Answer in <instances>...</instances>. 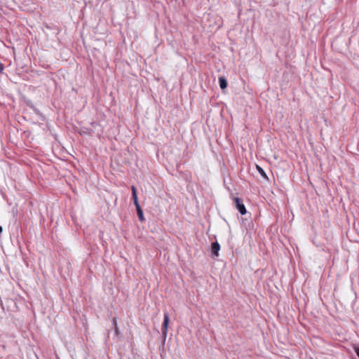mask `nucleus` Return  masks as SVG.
Listing matches in <instances>:
<instances>
[{"instance_id":"1a4fd4ad","label":"nucleus","mask_w":359,"mask_h":359,"mask_svg":"<svg viewBox=\"0 0 359 359\" xmlns=\"http://www.w3.org/2000/svg\"><path fill=\"white\" fill-rule=\"evenodd\" d=\"M354 350H355V352L357 356L359 358V347L358 346H355L354 348Z\"/></svg>"},{"instance_id":"f03ea898","label":"nucleus","mask_w":359,"mask_h":359,"mask_svg":"<svg viewBox=\"0 0 359 359\" xmlns=\"http://www.w3.org/2000/svg\"><path fill=\"white\" fill-rule=\"evenodd\" d=\"M234 203H235V205H236V208H237V210H238V212L242 215H245L246 212H247V210H246V208L243 204V200L238 197H235L234 199Z\"/></svg>"},{"instance_id":"0eeeda50","label":"nucleus","mask_w":359,"mask_h":359,"mask_svg":"<svg viewBox=\"0 0 359 359\" xmlns=\"http://www.w3.org/2000/svg\"><path fill=\"white\" fill-rule=\"evenodd\" d=\"M114 332H115L116 336H117V337L120 336L121 333H120V331H119V329H118V326H116L114 327Z\"/></svg>"},{"instance_id":"9d476101","label":"nucleus","mask_w":359,"mask_h":359,"mask_svg":"<svg viewBox=\"0 0 359 359\" xmlns=\"http://www.w3.org/2000/svg\"><path fill=\"white\" fill-rule=\"evenodd\" d=\"M4 69V65L0 62V72H1Z\"/></svg>"},{"instance_id":"423d86ee","label":"nucleus","mask_w":359,"mask_h":359,"mask_svg":"<svg viewBox=\"0 0 359 359\" xmlns=\"http://www.w3.org/2000/svg\"><path fill=\"white\" fill-rule=\"evenodd\" d=\"M256 168H257V171L259 172V173L264 178V179H266V180H269L266 172H264V170L258 165H256Z\"/></svg>"},{"instance_id":"20e7f679","label":"nucleus","mask_w":359,"mask_h":359,"mask_svg":"<svg viewBox=\"0 0 359 359\" xmlns=\"http://www.w3.org/2000/svg\"><path fill=\"white\" fill-rule=\"evenodd\" d=\"M220 250V245L217 241L213 242L211 244V253L213 257H218L219 251Z\"/></svg>"},{"instance_id":"7ed1b4c3","label":"nucleus","mask_w":359,"mask_h":359,"mask_svg":"<svg viewBox=\"0 0 359 359\" xmlns=\"http://www.w3.org/2000/svg\"><path fill=\"white\" fill-rule=\"evenodd\" d=\"M169 321H170V318H169L168 313H164L163 323L162 327H161V332H162V334H163L164 339H165L166 336H167L168 326L169 324Z\"/></svg>"},{"instance_id":"39448f33","label":"nucleus","mask_w":359,"mask_h":359,"mask_svg":"<svg viewBox=\"0 0 359 359\" xmlns=\"http://www.w3.org/2000/svg\"><path fill=\"white\" fill-rule=\"evenodd\" d=\"M219 87L221 89L224 90L226 88L228 83H227V81L225 79V77L220 76L219 78Z\"/></svg>"},{"instance_id":"f257e3e1","label":"nucleus","mask_w":359,"mask_h":359,"mask_svg":"<svg viewBox=\"0 0 359 359\" xmlns=\"http://www.w3.org/2000/svg\"><path fill=\"white\" fill-rule=\"evenodd\" d=\"M131 191H132V198H133V200L134 202V205H135V208H136L138 219L140 222H144L145 220V219L144 217L143 210L141 208L140 205L138 201L136 187L135 186H132Z\"/></svg>"},{"instance_id":"6e6552de","label":"nucleus","mask_w":359,"mask_h":359,"mask_svg":"<svg viewBox=\"0 0 359 359\" xmlns=\"http://www.w3.org/2000/svg\"><path fill=\"white\" fill-rule=\"evenodd\" d=\"M111 323H112V325L114 327V328L116 327V326H118L117 325V322H116V318L114 317L112 318V320H111Z\"/></svg>"},{"instance_id":"9b49d317","label":"nucleus","mask_w":359,"mask_h":359,"mask_svg":"<svg viewBox=\"0 0 359 359\" xmlns=\"http://www.w3.org/2000/svg\"><path fill=\"white\" fill-rule=\"evenodd\" d=\"M2 231H3V228H2V226H0V234L1 233Z\"/></svg>"}]
</instances>
